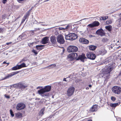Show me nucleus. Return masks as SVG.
Here are the masks:
<instances>
[{
	"mask_svg": "<svg viewBox=\"0 0 121 121\" xmlns=\"http://www.w3.org/2000/svg\"><path fill=\"white\" fill-rule=\"evenodd\" d=\"M104 64L107 65L105 66V71L102 74V76L105 80H106L109 78L110 73L115 67V64L112 59L110 57L106 59Z\"/></svg>",
	"mask_w": 121,
	"mask_h": 121,
	"instance_id": "nucleus-1",
	"label": "nucleus"
},
{
	"mask_svg": "<svg viewBox=\"0 0 121 121\" xmlns=\"http://www.w3.org/2000/svg\"><path fill=\"white\" fill-rule=\"evenodd\" d=\"M51 89V86L49 85L47 86L38 90V93L39 94H43L44 93L50 91Z\"/></svg>",
	"mask_w": 121,
	"mask_h": 121,
	"instance_id": "nucleus-2",
	"label": "nucleus"
},
{
	"mask_svg": "<svg viewBox=\"0 0 121 121\" xmlns=\"http://www.w3.org/2000/svg\"><path fill=\"white\" fill-rule=\"evenodd\" d=\"M112 91L113 92L117 94H120L121 91V88L118 86H113L112 88Z\"/></svg>",
	"mask_w": 121,
	"mask_h": 121,
	"instance_id": "nucleus-3",
	"label": "nucleus"
},
{
	"mask_svg": "<svg viewBox=\"0 0 121 121\" xmlns=\"http://www.w3.org/2000/svg\"><path fill=\"white\" fill-rule=\"evenodd\" d=\"M67 50L69 52H74L78 51V48L75 46H69L67 48Z\"/></svg>",
	"mask_w": 121,
	"mask_h": 121,
	"instance_id": "nucleus-4",
	"label": "nucleus"
},
{
	"mask_svg": "<svg viewBox=\"0 0 121 121\" xmlns=\"http://www.w3.org/2000/svg\"><path fill=\"white\" fill-rule=\"evenodd\" d=\"M75 91V88L73 87L69 88L67 91V95L69 96H71L73 94Z\"/></svg>",
	"mask_w": 121,
	"mask_h": 121,
	"instance_id": "nucleus-5",
	"label": "nucleus"
},
{
	"mask_svg": "<svg viewBox=\"0 0 121 121\" xmlns=\"http://www.w3.org/2000/svg\"><path fill=\"white\" fill-rule=\"evenodd\" d=\"M26 107L25 104L23 103H19L17 105L16 108L17 110H20L24 109Z\"/></svg>",
	"mask_w": 121,
	"mask_h": 121,
	"instance_id": "nucleus-6",
	"label": "nucleus"
},
{
	"mask_svg": "<svg viewBox=\"0 0 121 121\" xmlns=\"http://www.w3.org/2000/svg\"><path fill=\"white\" fill-rule=\"evenodd\" d=\"M86 55L88 58L92 60H94L96 57L95 55L91 52H88L87 53Z\"/></svg>",
	"mask_w": 121,
	"mask_h": 121,
	"instance_id": "nucleus-7",
	"label": "nucleus"
},
{
	"mask_svg": "<svg viewBox=\"0 0 121 121\" xmlns=\"http://www.w3.org/2000/svg\"><path fill=\"white\" fill-rule=\"evenodd\" d=\"M57 42L60 44H63L65 42L63 36L62 35H59L57 37Z\"/></svg>",
	"mask_w": 121,
	"mask_h": 121,
	"instance_id": "nucleus-8",
	"label": "nucleus"
},
{
	"mask_svg": "<svg viewBox=\"0 0 121 121\" xmlns=\"http://www.w3.org/2000/svg\"><path fill=\"white\" fill-rule=\"evenodd\" d=\"M19 73V71H17L12 72L9 74H8L3 79V80H5L7 79L10 78L16 74L18 73Z\"/></svg>",
	"mask_w": 121,
	"mask_h": 121,
	"instance_id": "nucleus-9",
	"label": "nucleus"
},
{
	"mask_svg": "<svg viewBox=\"0 0 121 121\" xmlns=\"http://www.w3.org/2000/svg\"><path fill=\"white\" fill-rule=\"evenodd\" d=\"M86 58L85 56V54L82 53V54L79 56L76 60H80L81 61L84 62Z\"/></svg>",
	"mask_w": 121,
	"mask_h": 121,
	"instance_id": "nucleus-10",
	"label": "nucleus"
},
{
	"mask_svg": "<svg viewBox=\"0 0 121 121\" xmlns=\"http://www.w3.org/2000/svg\"><path fill=\"white\" fill-rule=\"evenodd\" d=\"M96 33L97 35H100L101 36L105 35V33L104 30L102 28H101L97 30L96 31Z\"/></svg>",
	"mask_w": 121,
	"mask_h": 121,
	"instance_id": "nucleus-11",
	"label": "nucleus"
},
{
	"mask_svg": "<svg viewBox=\"0 0 121 121\" xmlns=\"http://www.w3.org/2000/svg\"><path fill=\"white\" fill-rule=\"evenodd\" d=\"M18 85V89H21V90L22 91H23L24 89L26 88L27 87V85H24V84L21 82H19Z\"/></svg>",
	"mask_w": 121,
	"mask_h": 121,
	"instance_id": "nucleus-12",
	"label": "nucleus"
},
{
	"mask_svg": "<svg viewBox=\"0 0 121 121\" xmlns=\"http://www.w3.org/2000/svg\"><path fill=\"white\" fill-rule=\"evenodd\" d=\"M99 25V22L98 21H95L94 22L92 23L89 24L88 26L89 27L92 28L95 26H98Z\"/></svg>",
	"mask_w": 121,
	"mask_h": 121,
	"instance_id": "nucleus-13",
	"label": "nucleus"
},
{
	"mask_svg": "<svg viewBox=\"0 0 121 121\" xmlns=\"http://www.w3.org/2000/svg\"><path fill=\"white\" fill-rule=\"evenodd\" d=\"M49 40L48 37H45L42 39L41 43L42 44H45L48 43Z\"/></svg>",
	"mask_w": 121,
	"mask_h": 121,
	"instance_id": "nucleus-14",
	"label": "nucleus"
},
{
	"mask_svg": "<svg viewBox=\"0 0 121 121\" xmlns=\"http://www.w3.org/2000/svg\"><path fill=\"white\" fill-rule=\"evenodd\" d=\"M79 40L80 43L83 44H88L89 43V41L88 40L83 38H80L79 39Z\"/></svg>",
	"mask_w": 121,
	"mask_h": 121,
	"instance_id": "nucleus-15",
	"label": "nucleus"
},
{
	"mask_svg": "<svg viewBox=\"0 0 121 121\" xmlns=\"http://www.w3.org/2000/svg\"><path fill=\"white\" fill-rule=\"evenodd\" d=\"M69 56L71 58L73 59H77L78 57V54L76 53H73L70 54Z\"/></svg>",
	"mask_w": 121,
	"mask_h": 121,
	"instance_id": "nucleus-16",
	"label": "nucleus"
},
{
	"mask_svg": "<svg viewBox=\"0 0 121 121\" xmlns=\"http://www.w3.org/2000/svg\"><path fill=\"white\" fill-rule=\"evenodd\" d=\"M97 105L95 104L93 105L90 108V110L91 112H94L97 111Z\"/></svg>",
	"mask_w": 121,
	"mask_h": 121,
	"instance_id": "nucleus-17",
	"label": "nucleus"
},
{
	"mask_svg": "<svg viewBox=\"0 0 121 121\" xmlns=\"http://www.w3.org/2000/svg\"><path fill=\"white\" fill-rule=\"evenodd\" d=\"M50 40L52 44H55L56 43L55 37L54 36H52L50 38Z\"/></svg>",
	"mask_w": 121,
	"mask_h": 121,
	"instance_id": "nucleus-18",
	"label": "nucleus"
},
{
	"mask_svg": "<svg viewBox=\"0 0 121 121\" xmlns=\"http://www.w3.org/2000/svg\"><path fill=\"white\" fill-rule=\"evenodd\" d=\"M22 116V113L18 112L15 114V117L17 118H21Z\"/></svg>",
	"mask_w": 121,
	"mask_h": 121,
	"instance_id": "nucleus-19",
	"label": "nucleus"
},
{
	"mask_svg": "<svg viewBox=\"0 0 121 121\" xmlns=\"http://www.w3.org/2000/svg\"><path fill=\"white\" fill-rule=\"evenodd\" d=\"M71 40H73L77 38V36L76 34L74 33H71Z\"/></svg>",
	"mask_w": 121,
	"mask_h": 121,
	"instance_id": "nucleus-20",
	"label": "nucleus"
},
{
	"mask_svg": "<svg viewBox=\"0 0 121 121\" xmlns=\"http://www.w3.org/2000/svg\"><path fill=\"white\" fill-rule=\"evenodd\" d=\"M25 34L24 33H23L19 36L17 38V39L18 40H21V39H23L25 38Z\"/></svg>",
	"mask_w": 121,
	"mask_h": 121,
	"instance_id": "nucleus-21",
	"label": "nucleus"
},
{
	"mask_svg": "<svg viewBox=\"0 0 121 121\" xmlns=\"http://www.w3.org/2000/svg\"><path fill=\"white\" fill-rule=\"evenodd\" d=\"M107 51L105 49L101 50L99 52V53L101 55H103L107 53Z\"/></svg>",
	"mask_w": 121,
	"mask_h": 121,
	"instance_id": "nucleus-22",
	"label": "nucleus"
},
{
	"mask_svg": "<svg viewBox=\"0 0 121 121\" xmlns=\"http://www.w3.org/2000/svg\"><path fill=\"white\" fill-rule=\"evenodd\" d=\"M96 48V46L92 45H91L89 46L90 50L93 51L95 50Z\"/></svg>",
	"mask_w": 121,
	"mask_h": 121,
	"instance_id": "nucleus-23",
	"label": "nucleus"
},
{
	"mask_svg": "<svg viewBox=\"0 0 121 121\" xmlns=\"http://www.w3.org/2000/svg\"><path fill=\"white\" fill-rule=\"evenodd\" d=\"M117 26L118 27H120L121 24V18L118 19L116 22Z\"/></svg>",
	"mask_w": 121,
	"mask_h": 121,
	"instance_id": "nucleus-24",
	"label": "nucleus"
},
{
	"mask_svg": "<svg viewBox=\"0 0 121 121\" xmlns=\"http://www.w3.org/2000/svg\"><path fill=\"white\" fill-rule=\"evenodd\" d=\"M65 38L66 40H71V33H70L66 35Z\"/></svg>",
	"mask_w": 121,
	"mask_h": 121,
	"instance_id": "nucleus-25",
	"label": "nucleus"
},
{
	"mask_svg": "<svg viewBox=\"0 0 121 121\" xmlns=\"http://www.w3.org/2000/svg\"><path fill=\"white\" fill-rule=\"evenodd\" d=\"M120 103L119 104L118 103L113 104L110 103V105L112 108H115L116 106L119 105Z\"/></svg>",
	"mask_w": 121,
	"mask_h": 121,
	"instance_id": "nucleus-26",
	"label": "nucleus"
},
{
	"mask_svg": "<svg viewBox=\"0 0 121 121\" xmlns=\"http://www.w3.org/2000/svg\"><path fill=\"white\" fill-rule=\"evenodd\" d=\"M105 28L109 31L110 32L112 29V27L111 26L109 25L107 26H106L105 27Z\"/></svg>",
	"mask_w": 121,
	"mask_h": 121,
	"instance_id": "nucleus-27",
	"label": "nucleus"
},
{
	"mask_svg": "<svg viewBox=\"0 0 121 121\" xmlns=\"http://www.w3.org/2000/svg\"><path fill=\"white\" fill-rule=\"evenodd\" d=\"M19 65H17L14 66L12 68V69L13 70H16L18 69H20Z\"/></svg>",
	"mask_w": 121,
	"mask_h": 121,
	"instance_id": "nucleus-28",
	"label": "nucleus"
},
{
	"mask_svg": "<svg viewBox=\"0 0 121 121\" xmlns=\"http://www.w3.org/2000/svg\"><path fill=\"white\" fill-rule=\"evenodd\" d=\"M108 18V16L102 17L100 18L99 20L100 21L105 20L107 19Z\"/></svg>",
	"mask_w": 121,
	"mask_h": 121,
	"instance_id": "nucleus-29",
	"label": "nucleus"
},
{
	"mask_svg": "<svg viewBox=\"0 0 121 121\" xmlns=\"http://www.w3.org/2000/svg\"><path fill=\"white\" fill-rule=\"evenodd\" d=\"M30 12H29L28 11L26 13L23 18L26 19L27 18H28Z\"/></svg>",
	"mask_w": 121,
	"mask_h": 121,
	"instance_id": "nucleus-30",
	"label": "nucleus"
},
{
	"mask_svg": "<svg viewBox=\"0 0 121 121\" xmlns=\"http://www.w3.org/2000/svg\"><path fill=\"white\" fill-rule=\"evenodd\" d=\"M20 69H21L22 68L26 67V66L25 63H23L20 65H19Z\"/></svg>",
	"mask_w": 121,
	"mask_h": 121,
	"instance_id": "nucleus-31",
	"label": "nucleus"
},
{
	"mask_svg": "<svg viewBox=\"0 0 121 121\" xmlns=\"http://www.w3.org/2000/svg\"><path fill=\"white\" fill-rule=\"evenodd\" d=\"M44 108H42L40 111L39 112V115L41 116L43 115L44 114Z\"/></svg>",
	"mask_w": 121,
	"mask_h": 121,
	"instance_id": "nucleus-32",
	"label": "nucleus"
},
{
	"mask_svg": "<svg viewBox=\"0 0 121 121\" xmlns=\"http://www.w3.org/2000/svg\"><path fill=\"white\" fill-rule=\"evenodd\" d=\"M36 48L37 50H41L42 49V48L40 45H37L36 46Z\"/></svg>",
	"mask_w": 121,
	"mask_h": 121,
	"instance_id": "nucleus-33",
	"label": "nucleus"
},
{
	"mask_svg": "<svg viewBox=\"0 0 121 121\" xmlns=\"http://www.w3.org/2000/svg\"><path fill=\"white\" fill-rule=\"evenodd\" d=\"M28 60L27 58L26 57H24L22 60L20 61V62L21 63L22 62H24L26 61H27Z\"/></svg>",
	"mask_w": 121,
	"mask_h": 121,
	"instance_id": "nucleus-34",
	"label": "nucleus"
},
{
	"mask_svg": "<svg viewBox=\"0 0 121 121\" xmlns=\"http://www.w3.org/2000/svg\"><path fill=\"white\" fill-rule=\"evenodd\" d=\"M10 114L12 117H13L14 116L13 112L12 109H10L9 110Z\"/></svg>",
	"mask_w": 121,
	"mask_h": 121,
	"instance_id": "nucleus-35",
	"label": "nucleus"
},
{
	"mask_svg": "<svg viewBox=\"0 0 121 121\" xmlns=\"http://www.w3.org/2000/svg\"><path fill=\"white\" fill-rule=\"evenodd\" d=\"M19 83L13 84V86L15 88H17L18 89V87L19 86Z\"/></svg>",
	"mask_w": 121,
	"mask_h": 121,
	"instance_id": "nucleus-36",
	"label": "nucleus"
},
{
	"mask_svg": "<svg viewBox=\"0 0 121 121\" xmlns=\"http://www.w3.org/2000/svg\"><path fill=\"white\" fill-rule=\"evenodd\" d=\"M112 22V21L111 20H110L108 21H107L106 22V25H109V24H111Z\"/></svg>",
	"mask_w": 121,
	"mask_h": 121,
	"instance_id": "nucleus-37",
	"label": "nucleus"
},
{
	"mask_svg": "<svg viewBox=\"0 0 121 121\" xmlns=\"http://www.w3.org/2000/svg\"><path fill=\"white\" fill-rule=\"evenodd\" d=\"M52 65H54V66H56V65L55 64H53L49 65L48 66H47L46 67V68H53V67H52Z\"/></svg>",
	"mask_w": 121,
	"mask_h": 121,
	"instance_id": "nucleus-38",
	"label": "nucleus"
},
{
	"mask_svg": "<svg viewBox=\"0 0 121 121\" xmlns=\"http://www.w3.org/2000/svg\"><path fill=\"white\" fill-rule=\"evenodd\" d=\"M32 52L34 53L35 55H36L38 53V52H37L36 50L34 49L32 50Z\"/></svg>",
	"mask_w": 121,
	"mask_h": 121,
	"instance_id": "nucleus-39",
	"label": "nucleus"
},
{
	"mask_svg": "<svg viewBox=\"0 0 121 121\" xmlns=\"http://www.w3.org/2000/svg\"><path fill=\"white\" fill-rule=\"evenodd\" d=\"M41 95L42 97H47L48 96V94H46L45 95H43V94H40Z\"/></svg>",
	"mask_w": 121,
	"mask_h": 121,
	"instance_id": "nucleus-40",
	"label": "nucleus"
},
{
	"mask_svg": "<svg viewBox=\"0 0 121 121\" xmlns=\"http://www.w3.org/2000/svg\"><path fill=\"white\" fill-rule=\"evenodd\" d=\"M111 99L112 101H114L116 100V99L114 96H112L111 97Z\"/></svg>",
	"mask_w": 121,
	"mask_h": 121,
	"instance_id": "nucleus-41",
	"label": "nucleus"
},
{
	"mask_svg": "<svg viewBox=\"0 0 121 121\" xmlns=\"http://www.w3.org/2000/svg\"><path fill=\"white\" fill-rule=\"evenodd\" d=\"M36 43L35 42H32V43H29L28 44V45H29V46H30H30H32L33 45V44L35 43Z\"/></svg>",
	"mask_w": 121,
	"mask_h": 121,
	"instance_id": "nucleus-42",
	"label": "nucleus"
},
{
	"mask_svg": "<svg viewBox=\"0 0 121 121\" xmlns=\"http://www.w3.org/2000/svg\"><path fill=\"white\" fill-rule=\"evenodd\" d=\"M107 38H103L102 40V41L103 42H106L107 41Z\"/></svg>",
	"mask_w": 121,
	"mask_h": 121,
	"instance_id": "nucleus-43",
	"label": "nucleus"
},
{
	"mask_svg": "<svg viewBox=\"0 0 121 121\" xmlns=\"http://www.w3.org/2000/svg\"><path fill=\"white\" fill-rule=\"evenodd\" d=\"M4 30L3 28L0 27V33H2L4 31Z\"/></svg>",
	"mask_w": 121,
	"mask_h": 121,
	"instance_id": "nucleus-44",
	"label": "nucleus"
},
{
	"mask_svg": "<svg viewBox=\"0 0 121 121\" xmlns=\"http://www.w3.org/2000/svg\"><path fill=\"white\" fill-rule=\"evenodd\" d=\"M70 26L69 25H68L66 26L65 27V28H64L65 29H68L69 28Z\"/></svg>",
	"mask_w": 121,
	"mask_h": 121,
	"instance_id": "nucleus-45",
	"label": "nucleus"
},
{
	"mask_svg": "<svg viewBox=\"0 0 121 121\" xmlns=\"http://www.w3.org/2000/svg\"><path fill=\"white\" fill-rule=\"evenodd\" d=\"M25 20L26 19L23 18L21 22V24H22L24 22Z\"/></svg>",
	"mask_w": 121,
	"mask_h": 121,
	"instance_id": "nucleus-46",
	"label": "nucleus"
},
{
	"mask_svg": "<svg viewBox=\"0 0 121 121\" xmlns=\"http://www.w3.org/2000/svg\"><path fill=\"white\" fill-rule=\"evenodd\" d=\"M5 97L7 99H9L10 98V97L9 95H7L6 94L5 95Z\"/></svg>",
	"mask_w": 121,
	"mask_h": 121,
	"instance_id": "nucleus-47",
	"label": "nucleus"
},
{
	"mask_svg": "<svg viewBox=\"0 0 121 121\" xmlns=\"http://www.w3.org/2000/svg\"><path fill=\"white\" fill-rule=\"evenodd\" d=\"M7 0H3L2 1V3L3 4H5L7 2Z\"/></svg>",
	"mask_w": 121,
	"mask_h": 121,
	"instance_id": "nucleus-48",
	"label": "nucleus"
},
{
	"mask_svg": "<svg viewBox=\"0 0 121 121\" xmlns=\"http://www.w3.org/2000/svg\"><path fill=\"white\" fill-rule=\"evenodd\" d=\"M59 29L60 30H65L64 28H62V27H59Z\"/></svg>",
	"mask_w": 121,
	"mask_h": 121,
	"instance_id": "nucleus-49",
	"label": "nucleus"
},
{
	"mask_svg": "<svg viewBox=\"0 0 121 121\" xmlns=\"http://www.w3.org/2000/svg\"><path fill=\"white\" fill-rule=\"evenodd\" d=\"M12 43V42H9V43H6V44L7 45H8L10 44H11Z\"/></svg>",
	"mask_w": 121,
	"mask_h": 121,
	"instance_id": "nucleus-50",
	"label": "nucleus"
},
{
	"mask_svg": "<svg viewBox=\"0 0 121 121\" xmlns=\"http://www.w3.org/2000/svg\"><path fill=\"white\" fill-rule=\"evenodd\" d=\"M18 2H22L24 1L25 0H17Z\"/></svg>",
	"mask_w": 121,
	"mask_h": 121,
	"instance_id": "nucleus-51",
	"label": "nucleus"
},
{
	"mask_svg": "<svg viewBox=\"0 0 121 121\" xmlns=\"http://www.w3.org/2000/svg\"><path fill=\"white\" fill-rule=\"evenodd\" d=\"M41 25L43 26H46L48 25L46 24H41Z\"/></svg>",
	"mask_w": 121,
	"mask_h": 121,
	"instance_id": "nucleus-52",
	"label": "nucleus"
},
{
	"mask_svg": "<svg viewBox=\"0 0 121 121\" xmlns=\"http://www.w3.org/2000/svg\"><path fill=\"white\" fill-rule=\"evenodd\" d=\"M67 78H68L67 77L66 78H64L63 79V81H67V80H66V79Z\"/></svg>",
	"mask_w": 121,
	"mask_h": 121,
	"instance_id": "nucleus-53",
	"label": "nucleus"
},
{
	"mask_svg": "<svg viewBox=\"0 0 121 121\" xmlns=\"http://www.w3.org/2000/svg\"><path fill=\"white\" fill-rule=\"evenodd\" d=\"M41 23H45L44 22H37L36 23L38 24Z\"/></svg>",
	"mask_w": 121,
	"mask_h": 121,
	"instance_id": "nucleus-54",
	"label": "nucleus"
},
{
	"mask_svg": "<svg viewBox=\"0 0 121 121\" xmlns=\"http://www.w3.org/2000/svg\"><path fill=\"white\" fill-rule=\"evenodd\" d=\"M42 87V86H38L37 88V89H38L39 88H43Z\"/></svg>",
	"mask_w": 121,
	"mask_h": 121,
	"instance_id": "nucleus-55",
	"label": "nucleus"
},
{
	"mask_svg": "<svg viewBox=\"0 0 121 121\" xmlns=\"http://www.w3.org/2000/svg\"><path fill=\"white\" fill-rule=\"evenodd\" d=\"M40 45L42 47V49L43 48V47L45 46V45Z\"/></svg>",
	"mask_w": 121,
	"mask_h": 121,
	"instance_id": "nucleus-56",
	"label": "nucleus"
},
{
	"mask_svg": "<svg viewBox=\"0 0 121 121\" xmlns=\"http://www.w3.org/2000/svg\"><path fill=\"white\" fill-rule=\"evenodd\" d=\"M36 100H40V99L39 98H37L35 99Z\"/></svg>",
	"mask_w": 121,
	"mask_h": 121,
	"instance_id": "nucleus-57",
	"label": "nucleus"
},
{
	"mask_svg": "<svg viewBox=\"0 0 121 121\" xmlns=\"http://www.w3.org/2000/svg\"><path fill=\"white\" fill-rule=\"evenodd\" d=\"M88 86L90 87H92V85H91L90 84L88 85Z\"/></svg>",
	"mask_w": 121,
	"mask_h": 121,
	"instance_id": "nucleus-58",
	"label": "nucleus"
},
{
	"mask_svg": "<svg viewBox=\"0 0 121 121\" xmlns=\"http://www.w3.org/2000/svg\"><path fill=\"white\" fill-rule=\"evenodd\" d=\"M86 89L87 90H88L89 89V88L88 87H87L86 88Z\"/></svg>",
	"mask_w": 121,
	"mask_h": 121,
	"instance_id": "nucleus-59",
	"label": "nucleus"
},
{
	"mask_svg": "<svg viewBox=\"0 0 121 121\" xmlns=\"http://www.w3.org/2000/svg\"><path fill=\"white\" fill-rule=\"evenodd\" d=\"M89 37H92L93 36V35H90L89 36Z\"/></svg>",
	"mask_w": 121,
	"mask_h": 121,
	"instance_id": "nucleus-60",
	"label": "nucleus"
},
{
	"mask_svg": "<svg viewBox=\"0 0 121 121\" xmlns=\"http://www.w3.org/2000/svg\"><path fill=\"white\" fill-rule=\"evenodd\" d=\"M3 64H5V63L6 64L7 63L5 61L3 62Z\"/></svg>",
	"mask_w": 121,
	"mask_h": 121,
	"instance_id": "nucleus-61",
	"label": "nucleus"
},
{
	"mask_svg": "<svg viewBox=\"0 0 121 121\" xmlns=\"http://www.w3.org/2000/svg\"><path fill=\"white\" fill-rule=\"evenodd\" d=\"M121 75V70L120 72V73H119V76H120Z\"/></svg>",
	"mask_w": 121,
	"mask_h": 121,
	"instance_id": "nucleus-62",
	"label": "nucleus"
},
{
	"mask_svg": "<svg viewBox=\"0 0 121 121\" xmlns=\"http://www.w3.org/2000/svg\"><path fill=\"white\" fill-rule=\"evenodd\" d=\"M45 0L44 1V2H47V1H48V0Z\"/></svg>",
	"mask_w": 121,
	"mask_h": 121,
	"instance_id": "nucleus-63",
	"label": "nucleus"
},
{
	"mask_svg": "<svg viewBox=\"0 0 121 121\" xmlns=\"http://www.w3.org/2000/svg\"><path fill=\"white\" fill-rule=\"evenodd\" d=\"M87 121H92L91 120H88Z\"/></svg>",
	"mask_w": 121,
	"mask_h": 121,
	"instance_id": "nucleus-64",
	"label": "nucleus"
}]
</instances>
